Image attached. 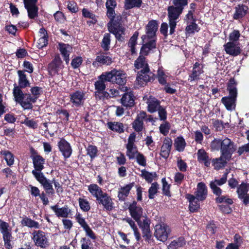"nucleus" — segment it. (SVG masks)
<instances>
[{"instance_id": "7ed1b4c3", "label": "nucleus", "mask_w": 249, "mask_h": 249, "mask_svg": "<svg viewBox=\"0 0 249 249\" xmlns=\"http://www.w3.org/2000/svg\"><path fill=\"white\" fill-rule=\"evenodd\" d=\"M235 85V80L233 79H231L228 85V90L229 92L230 96L224 97L221 99V102L228 110H232L235 108V101L237 91Z\"/></svg>"}, {"instance_id": "a18cd8bd", "label": "nucleus", "mask_w": 249, "mask_h": 249, "mask_svg": "<svg viewBox=\"0 0 249 249\" xmlns=\"http://www.w3.org/2000/svg\"><path fill=\"white\" fill-rule=\"evenodd\" d=\"M168 77V73H165L162 69H159L158 71V79L160 84L165 85L166 83Z\"/></svg>"}, {"instance_id": "37998d69", "label": "nucleus", "mask_w": 249, "mask_h": 249, "mask_svg": "<svg viewBox=\"0 0 249 249\" xmlns=\"http://www.w3.org/2000/svg\"><path fill=\"white\" fill-rule=\"evenodd\" d=\"M126 156L129 159H134L135 156L139 153L136 145H126Z\"/></svg>"}, {"instance_id": "774afa93", "label": "nucleus", "mask_w": 249, "mask_h": 249, "mask_svg": "<svg viewBox=\"0 0 249 249\" xmlns=\"http://www.w3.org/2000/svg\"><path fill=\"white\" fill-rule=\"evenodd\" d=\"M48 37H40L37 41V47L40 49L42 48L44 46H46L47 44Z\"/></svg>"}, {"instance_id": "0e129e2a", "label": "nucleus", "mask_w": 249, "mask_h": 249, "mask_svg": "<svg viewBox=\"0 0 249 249\" xmlns=\"http://www.w3.org/2000/svg\"><path fill=\"white\" fill-rule=\"evenodd\" d=\"M240 36V34L238 30H234L230 35V42H233L236 43Z\"/></svg>"}, {"instance_id": "423d86ee", "label": "nucleus", "mask_w": 249, "mask_h": 249, "mask_svg": "<svg viewBox=\"0 0 249 249\" xmlns=\"http://www.w3.org/2000/svg\"><path fill=\"white\" fill-rule=\"evenodd\" d=\"M142 42V45L141 49L140 54L135 62H144L145 56L156 48V39H146L145 41Z\"/></svg>"}, {"instance_id": "de8ad7c7", "label": "nucleus", "mask_w": 249, "mask_h": 249, "mask_svg": "<svg viewBox=\"0 0 249 249\" xmlns=\"http://www.w3.org/2000/svg\"><path fill=\"white\" fill-rule=\"evenodd\" d=\"M4 242V246L7 249H11L13 248L12 236L11 233L2 235Z\"/></svg>"}, {"instance_id": "9b49d317", "label": "nucleus", "mask_w": 249, "mask_h": 249, "mask_svg": "<svg viewBox=\"0 0 249 249\" xmlns=\"http://www.w3.org/2000/svg\"><path fill=\"white\" fill-rule=\"evenodd\" d=\"M32 235V239L36 246L45 248L49 245L48 239L45 233L43 231H34Z\"/></svg>"}, {"instance_id": "473e14b6", "label": "nucleus", "mask_w": 249, "mask_h": 249, "mask_svg": "<svg viewBox=\"0 0 249 249\" xmlns=\"http://www.w3.org/2000/svg\"><path fill=\"white\" fill-rule=\"evenodd\" d=\"M121 103L124 107H132L134 104L133 95L130 93H125L121 99Z\"/></svg>"}, {"instance_id": "4c0bfd02", "label": "nucleus", "mask_w": 249, "mask_h": 249, "mask_svg": "<svg viewBox=\"0 0 249 249\" xmlns=\"http://www.w3.org/2000/svg\"><path fill=\"white\" fill-rule=\"evenodd\" d=\"M115 70L109 72H106L101 74L99 77L100 79H103L104 81H108L114 83Z\"/></svg>"}, {"instance_id": "69168bd1", "label": "nucleus", "mask_w": 249, "mask_h": 249, "mask_svg": "<svg viewBox=\"0 0 249 249\" xmlns=\"http://www.w3.org/2000/svg\"><path fill=\"white\" fill-rule=\"evenodd\" d=\"M216 198V201L218 203H225L227 204H231L233 202L232 199L229 198H226V196L220 195Z\"/></svg>"}, {"instance_id": "e433bc0d", "label": "nucleus", "mask_w": 249, "mask_h": 249, "mask_svg": "<svg viewBox=\"0 0 249 249\" xmlns=\"http://www.w3.org/2000/svg\"><path fill=\"white\" fill-rule=\"evenodd\" d=\"M21 88L15 86L14 88L13 89V95L14 96L15 100L16 102L19 103L20 102L24 99L25 96V94H24L20 89Z\"/></svg>"}, {"instance_id": "5701e85b", "label": "nucleus", "mask_w": 249, "mask_h": 249, "mask_svg": "<svg viewBox=\"0 0 249 249\" xmlns=\"http://www.w3.org/2000/svg\"><path fill=\"white\" fill-rule=\"evenodd\" d=\"M172 144V141L171 139L167 138L164 139L160 151V155L163 158L167 159L169 157Z\"/></svg>"}, {"instance_id": "412c9836", "label": "nucleus", "mask_w": 249, "mask_h": 249, "mask_svg": "<svg viewBox=\"0 0 249 249\" xmlns=\"http://www.w3.org/2000/svg\"><path fill=\"white\" fill-rule=\"evenodd\" d=\"M146 117V112L141 111L137 116L135 121L133 123V128L137 132L141 131L143 129V120Z\"/></svg>"}, {"instance_id": "13d9d810", "label": "nucleus", "mask_w": 249, "mask_h": 249, "mask_svg": "<svg viewBox=\"0 0 249 249\" xmlns=\"http://www.w3.org/2000/svg\"><path fill=\"white\" fill-rule=\"evenodd\" d=\"M104 82L105 81L103 79H100L99 78L98 81L95 82V88L98 92H102L105 90L106 86Z\"/></svg>"}, {"instance_id": "aec40b11", "label": "nucleus", "mask_w": 249, "mask_h": 249, "mask_svg": "<svg viewBox=\"0 0 249 249\" xmlns=\"http://www.w3.org/2000/svg\"><path fill=\"white\" fill-rule=\"evenodd\" d=\"M195 195V196L196 197L198 200L203 201L206 199L207 196V189L204 183L202 182L198 183Z\"/></svg>"}, {"instance_id": "49530a36", "label": "nucleus", "mask_w": 249, "mask_h": 249, "mask_svg": "<svg viewBox=\"0 0 249 249\" xmlns=\"http://www.w3.org/2000/svg\"><path fill=\"white\" fill-rule=\"evenodd\" d=\"M142 3V0H125V6L127 9L134 7H139Z\"/></svg>"}, {"instance_id": "a19ab883", "label": "nucleus", "mask_w": 249, "mask_h": 249, "mask_svg": "<svg viewBox=\"0 0 249 249\" xmlns=\"http://www.w3.org/2000/svg\"><path fill=\"white\" fill-rule=\"evenodd\" d=\"M0 154L3 156L8 165L11 166L13 164L14 162V155L10 151L3 150L0 152Z\"/></svg>"}, {"instance_id": "052dcab7", "label": "nucleus", "mask_w": 249, "mask_h": 249, "mask_svg": "<svg viewBox=\"0 0 249 249\" xmlns=\"http://www.w3.org/2000/svg\"><path fill=\"white\" fill-rule=\"evenodd\" d=\"M188 24L186 28L188 34H193L195 31H198V26L195 22L189 23Z\"/></svg>"}, {"instance_id": "cd10ccee", "label": "nucleus", "mask_w": 249, "mask_h": 249, "mask_svg": "<svg viewBox=\"0 0 249 249\" xmlns=\"http://www.w3.org/2000/svg\"><path fill=\"white\" fill-rule=\"evenodd\" d=\"M59 49L64 57V60L66 62H68L69 59L70 53L72 51V47L69 44L60 43L59 44Z\"/></svg>"}, {"instance_id": "bf43d9fd", "label": "nucleus", "mask_w": 249, "mask_h": 249, "mask_svg": "<svg viewBox=\"0 0 249 249\" xmlns=\"http://www.w3.org/2000/svg\"><path fill=\"white\" fill-rule=\"evenodd\" d=\"M142 176L148 182H151L153 180V178L155 177V173H149L145 170L142 171Z\"/></svg>"}, {"instance_id": "0eeeda50", "label": "nucleus", "mask_w": 249, "mask_h": 249, "mask_svg": "<svg viewBox=\"0 0 249 249\" xmlns=\"http://www.w3.org/2000/svg\"><path fill=\"white\" fill-rule=\"evenodd\" d=\"M236 150V146L230 139L225 138L221 142V155L227 158L231 159V155Z\"/></svg>"}, {"instance_id": "338daca9", "label": "nucleus", "mask_w": 249, "mask_h": 249, "mask_svg": "<svg viewBox=\"0 0 249 249\" xmlns=\"http://www.w3.org/2000/svg\"><path fill=\"white\" fill-rule=\"evenodd\" d=\"M170 124L168 123L167 122L161 124L160 126V132L164 135H166L168 134Z\"/></svg>"}, {"instance_id": "e2e57ef3", "label": "nucleus", "mask_w": 249, "mask_h": 249, "mask_svg": "<svg viewBox=\"0 0 249 249\" xmlns=\"http://www.w3.org/2000/svg\"><path fill=\"white\" fill-rule=\"evenodd\" d=\"M80 242L81 249H92V247H90L91 243L90 240L84 237L81 239Z\"/></svg>"}, {"instance_id": "b1692460", "label": "nucleus", "mask_w": 249, "mask_h": 249, "mask_svg": "<svg viewBox=\"0 0 249 249\" xmlns=\"http://www.w3.org/2000/svg\"><path fill=\"white\" fill-rule=\"evenodd\" d=\"M186 198L189 202V210L192 212L197 211L200 207V204L197 198L194 195L188 194L186 195Z\"/></svg>"}, {"instance_id": "f3484780", "label": "nucleus", "mask_w": 249, "mask_h": 249, "mask_svg": "<svg viewBox=\"0 0 249 249\" xmlns=\"http://www.w3.org/2000/svg\"><path fill=\"white\" fill-rule=\"evenodd\" d=\"M97 200L99 204L102 205L106 210L110 211L113 209V202L112 198L106 193H105Z\"/></svg>"}, {"instance_id": "58836bf2", "label": "nucleus", "mask_w": 249, "mask_h": 249, "mask_svg": "<svg viewBox=\"0 0 249 249\" xmlns=\"http://www.w3.org/2000/svg\"><path fill=\"white\" fill-rule=\"evenodd\" d=\"M21 224L22 225L30 228L38 229L39 228V224L37 222L27 217H25L22 220Z\"/></svg>"}, {"instance_id": "ea45409f", "label": "nucleus", "mask_w": 249, "mask_h": 249, "mask_svg": "<svg viewBox=\"0 0 249 249\" xmlns=\"http://www.w3.org/2000/svg\"><path fill=\"white\" fill-rule=\"evenodd\" d=\"M185 244L184 238L179 237L178 239L171 242L168 245V249H177L178 248L183 247Z\"/></svg>"}, {"instance_id": "603ef678", "label": "nucleus", "mask_w": 249, "mask_h": 249, "mask_svg": "<svg viewBox=\"0 0 249 249\" xmlns=\"http://www.w3.org/2000/svg\"><path fill=\"white\" fill-rule=\"evenodd\" d=\"M135 159L139 165L142 166H145L146 165V160L145 157L141 153L139 152L135 156Z\"/></svg>"}, {"instance_id": "c756f323", "label": "nucleus", "mask_w": 249, "mask_h": 249, "mask_svg": "<svg viewBox=\"0 0 249 249\" xmlns=\"http://www.w3.org/2000/svg\"><path fill=\"white\" fill-rule=\"evenodd\" d=\"M230 158H227L224 157L223 155H221L220 157L219 158L214 159L212 160V163L214 168L216 170H219L225 166L228 161H229Z\"/></svg>"}, {"instance_id": "f03ea898", "label": "nucleus", "mask_w": 249, "mask_h": 249, "mask_svg": "<svg viewBox=\"0 0 249 249\" xmlns=\"http://www.w3.org/2000/svg\"><path fill=\"white\" fill-rule=\"evenodd\" d=\"M135 68L140 70L136 80V84L142 87L153 80L154 74L149 71L147 63H135Z\"/></svg>"}, {"instance_id": "4be33fe9", "label": "nucleus", "mask_w": 249, "mask_h": 249, "mask_svg": "<svg viewBox=\"0 0 249 249\" xmlns=\"http://www.w3.org/2000/svg\"><path fill=\"white\" fill-rule=\"evenodd\" d=\"M51 209L54 212L58 217L67 218L71 213V210L66 206L62 208H59L57 205L52 206Z\"/></svg>"}, {"instance_id": "c03bdc74", "label": "nucleus", "mask_w": 249, "mask_h": 249, "mask_svg": "<svg viewBox=\"0 0 249 249\" xmlns=\"http://www.w3.org/2000/svg\"><path fill=\"white\" fill-rule=\"evenodd\" d=\"M138 36L139 33L137 31L135 32L129 41L128 45L130 48L132 53H134L136 52L135 46L137 44V40Z\"/></svg>"}, {"instance_id": "20e7f679", "label": "nucleus", "mask_w": 249, "mask_h": 249, "mask_svg": "<svg viewBox=\"0 0 249 249\" xmlns=\"http://www.w3.org/2000/svg\"><path fill=\"white\" fill-rule=\"evenodd\" d=\"M107 16L110 18V21L107 24L108 31L113 34L117 39L122 41L124 38L123 35H124V28L113 22L114 18L115 16L114 8H107Z\"/></svg>"}, {"instance_id": "1a4fd4ad", "label": "nucleus", "mask_w": 249, "mask_h": 249, "mask_svg": "<svg viewBox=\"0 0 249 249\" xmlns=\"http://www.w3.org/2000/svg\"><path fill=\"white\" fill-rule=\"evenodd\" d=\"M158 28V23L156 20L150 21L146 26L145 35L141 36L142 41H146V39H156V32Z\"/></svg>"}, {"instance_id": "8fccbe9b", "label": "nucleus", "mask_w": 249, "mask_h": 249, "mask_svg": "<svg viewBox=\"0 0 249 249\" xmlns=\"http://www.w3.org/2000/svg\"><path fill=\"white\" fill-rule=\"evenodd\" d=\"M185 142L182 137H178L175 141V145L176 149L178 151H182L185 146Z\"/></svg>"}, {"instance_id": "7c9ffc66", "label": "nucleus", "mask_w": 249, "mask_h": 249, "mask_svg": "<svg viewBox=\"0 0 249 249\" xmlns=\"http://www.w3.org/2000/svg\"><path fill=\"white\" fill-rule=\"evenodd\" d=\"M147 103L148 104V111L151 113L156 111L161 107L160 102L154 97H150Z\"/></svg>"}, {"instance_id": "680f3d73", "label": "nucleus", "mask_w": 249, "mask_h": 249, "mask_svg": "<svg viewBox=\"0 0 249 249\" xmlns=\"http://www.w3.org/2000/svg\"><path fill=\"white\" fill-rule=\"evenodd\" d=\"M222 140L214 139L211 142V147L213 150H218L221 148Z\"/></svg>"}, {"instance_id": "5fc2aeb1", "label": "nucleus", "mask_w": 249, "mask_h": 249, "mask_svg": "<svg viewBox=\"0 0 249 249\" xmlns=\"http://www.w3.org/2000/svg\"><path fill=\"white\" fill-rule=\"evenodd\" d=\"M110 37L109 34H105L102 40V46L105 50H107L109 47L110 43Z\"/></svg>"}, {"instance_id": "2eb2a0df", "label": "nucleus", "mask_w": 249, "mask_h": 249, "mask_svg": "<svg viewBox=\"0 0 249 249\" xmlns=\"http://www.w3.org/2000/svg\"><path fill=\"white\" fill-rule=\"evenodd\" d=\"M227 179V174H225L220 179H215L210 182V187L214 194L216 196L221 195L222 190L218 187V186H221L225 183Z\"/></svg>"}, {"instance_id": "dca6fc26", "label": "nucleus", "mask_w": 249, "mask_h": 249, "mask_svg": "<svg viewBox=\"0 0 249 249\" xmlns=\"http://www.w3.org/2000/svg\"><path fill=\"white\" fill-rule=\"evenodd\" d=\"M60 151L65 159L70 157L72 153V148L70 144L65 139H62L58 142Z\"/></svg>"}, {"instance_id": "c9c22d12", "label": "nucleus", "mask_w": 249, "mask_h": 249, "mask_svg": "<svg viewBox=\"0 0 249 249\" xmlns=\"http://www.w3.org/2000/svg\"><path fill=\"white\" fill-rule=\"evenodd\" d=\"M248 9V8L245 5H238L236 7V11L233 16L234 18L236 19H239L245 16Z\"/></svg>"}, {"instance_id": "f8f14e48", "label": "nucleus", "mask_w": 249, "mask_h": 249, "mask_svg": "<svg viewBox=\"0 0 249 249\" xmlns=\"http://www.w3.org/2000/svg\"><path fill=\"white\" fill-rule=\"evenodd\" d=\"M249 189V185L245 183H242L237 189L238 198L241 199L246 205L249 204V194H248Z\"/></svg>"}, {"instance_id": "f257e3e1", "label": "nucleus", "mask_w": 249, "mask_h": 249, "mask_svg": "<svg viewBox=\"0 0 249 249\" xmlns=\"http://www.w3.org/2000/svg\"><path fill=\"white\" fill-rule=\"evenodd\" d=\"M131 216L138 223L142 232V236L145 240H148L151 237V233L150 229V220L145 217L143 221H141V218L142 215V209L140 206L137 205L136 202H133L129 206Z\"/></svg>"}, {"instance_id": "09e8293b", "label": "nucleus", "mask_w": 249, "mask_h": 249, "mask_svg": "<svg viewBox=\"0 0 249 249\" xmlns=\"http://www.w3.org/2000/svg\"><path fill=\"white\" fill-rule=\"evenodd\" d=\"M78 202L81 209L84 212H88L90 210V205L87 199L80 197L78 198Z\"/></svg>"}, {"instance_id": "393cba45", "label": "nucleus", "mask_w": 249, "mask_h": 249, "mask_svg": "<svg viewBox=\"0 0 249 249\" xmlns=\"http://www.w3.org/2000/svg\"><path fill=\"white\" fill-rule=\"evenodd\" d=\"M36 101V97H32L30 94H25V97L19 104L24 109H29L32 108V103Z\"/></svg>"}, {"instance_id": "6ab92c4d", "label": "nucleus", "mask_w": 249, "mask_h": 249, "mask_svg": "<svg viewBox=\"0 0 249 249\" xmlns=\"http://www.w3.org/2000/svg\"><path fill=\"white\" fill-rule=\"evenodd\" d=\"M226 52L231 55H237L241 53L240 47L238 44L233 42H229L224 45Z\"/></svg>"}, {"instance_id": "bb28decb", "label": "nucleus", "mask_w": 249, "mask_h": 249, "mask_svg": "<svg viewBox=\"0 0 249 249\" xmlns=\"http://www.w3.org/2000/svg\"><path fill=\"white\" fill-rule=\"evenodd\" d=\"M134 186L133 183L126 184L124 186L121 187L118 191V197L120 200L123 201L128 196L132 188Z\"/></svg>"}, {"instance_id": "3c124183", "label": "nucleus", "mask_w": 249, "mask_h": 249, "mask_svg": "<svg viewBox=\"0 0 249 249\" xmlns=\"http://www.w3.org/2000/svg\"><path fill=\"white\" fill-rule=\"evenodd\" d=\"M0 231L2 235L11 233V230L9 229L8 224L1 220H0Z\"/></svg>"}, {"instance_id": "864d4df0", "label": "nucleus", "mask_w": 249, "mask_h": 249, "mask_svg": "<svg viewBox=\"0 0 249 249\" xmlns=\"http://www.w3.org/2000/svg\"><path fill=\"white\" fill-rule=\"evenodd\" d=\"M22 123L26 125L27 126L33 129L36 128L38 125L36 121L33 119H30L28 118H26Z\"/></svg>"}, {"instance_id": "6e6552de", "label": "nucleus", "mask_w": 249, "mask_h": 249, "mask_svg": "<svg viewBox=\"0 0 249 249\" xmlns=\"http://www.w3.org/2000/svg\"><path fill=\"white\" fill-rule=\"evenodd\" d=\"M36 180L43 186L44 189L47 193L53 194L54 190L52 186V180L47 179L42 172H37L35 171H32Z\"/></svg>"}, {"instance_id": "a211bd4d", "label": "nucleus", "mask_w": 249, "mask_h": 249, "mask_svg": "<svg viewBox=\"0 0 249 249\" xmlns=\"http://www.w3.org/2000/svg\"><path fill=\"white\" fill-rule=\"evenodd\" d=\"M202 65L200 63H195L194 67L193 72L188 78V81L193 83L197 81L199 79L200 75L203 72L202 70Z\"/></svg>"}, {"instance_id": "72a5a7b5", "label": "nucleus", "mask_w": 249, "mask_h": 249, "mask_svg": "<svg viewBox=\"0 0 249 249\" xmlns=\"http://www.w3.org/2000/svg\"><path fill=\"white\" fill-rule=\"evenodd\" d=\"M126 76L125 73H123L122 71L116 70L114 83L121 85H124L126 81Z\"/></svg>"}, {"instance_id": "2f4dec72", "label": "nucleus", "mask_w": 249, "mask_h": 249, "mask_svg": "<svg viewBox=\"0 0 249 249\" xmlns=\"http://www.w3.org/2000/svg\"><path fill=\"white\" fill-rule=\"evenodd\" d=\"M34 166L35 170L32 171H36L37 172H41V171L44 168V159L40 156H35L33 159Z\"/></svg>"}, {"instance_id": "6e6d98bb", "label": "nucleus", "mask_w": 249, "mask_h": 249, "mask_svg": "<svg viewBox=\"0 0 249 249\" xmlns=\"http://www.w3.org/2000/svg\"><path fill=\"white\" fill-rule=\"evenodd\" d=\"M158 188V184L157 183L155 182L151 184V186L148 190V196L149 198L152 199L154 198L155 195L157 193Z\"/></svg>"}, {"instance_id": "4d7b16f0", "label": "nucleus", "mask_w": 249, "mask_h": 249, "mask_svg": "<svg viewBox=\"0 0 249 249\" xmlns=\"http://www.w3.org/2000/svg\"><path fill=\"white\" fill-rule=\"evenodd\" d=\"M87 153L91 159L95 158L97 155V147L93 145H89L87 148Z\"/></svg>"}, {"instance_id": "79ce46f5", "label": "nucleus", "mask_w": 249, "mask_h": 249, "mask_svg": "<svg viewBox=\"0 0 249 249\" xmlns=\"http://www.w3.org/2000/svg\"><path fill=\"white\" fill-rule=\"evenodd\" d=\"M108 127L113 131L118 133L124 132V125L122 123L119 122H110L108 123Z\"/></svg>"}, {"instance_id": "c85d7f7f", "label": "nucleus", "mask_w": 249, "mask_h": 249, "mask_svg": "<svg viewBox=\"0 0 249 249\" xmlns=\"http://www.w3.org/2000/svg\"><path fill=\"white\" fill-rule=\"evenodd\" d=\"M88 191L91 195L97 200L105 193L102 189L97 184H92L88 186Z\"/></svg>"}, {"instance_id": "4468645a", "label": "nucleus", "mask_w": 249, "mask_h": 249, "mask_svg": "<svg viewBox=\"0 0 249 249\" xmlns=\"http://www.w3.org/2000/svg\"><path fill=\"white\" fill-rule=\"evenodd\" d=\"M36 2L37 0H24L25 7L30 18H34L37 16L38 9Z\"/></svg>"}, {"instance_id": "39448f33", "label": "nucleus", "mask_w": 249, "mask_h": 249, "mask_svg": "<svg viewBox=\"0 0 249 249\" xmlns=\"http://www.w3.org/2000/svg\"><path fill=\"white\" fill-rule=\"evenodd\" d=\"M168 18L169 20L170 34H173L176 27L177 20L182 12L181 7L170 6L168 7Z\"/></svg>"}, {"instance_id": "ddd939ff", "label": "nucleus", "mask_w": 249, "mask_h": 249, "mask_svg": "<svg viewBox=\"0 0 249 249\" xmlns=\"http://www.w3.org/2000/svg\"><path fill=\"white\" fill-rule=\"evenodd\" d=\"M85 93L80 91H76L70 94V102L72 106L78 107L83 105L85 98Z\"/></svg>"}, {"instance_id": "a878e982", "label": "nucleus", "mask_w": 249, "mask_h": 249, "mask_svg": "<svg viewBox=\"0 0 249 249\" xmlns=\"http://www.w3.org/2000/svg\"><path fill=\"white\" fill-rule=\"evenodd\" d=\"M197 160L200 163L204 164L206 167H209L211 164V159L206 152L202 149L198 150L197 153Z\"/></svg>"}, {"instance_id": "f704fd0d", "label": "nucleus", "mask_w": 249, "mask_h": 249, "mask_svg": "<svg viewBox=\"0 0 249 249\" xmlns=\"http://www.w3.org/2000/svg\"><path fill=\"white\" fill-rule=\"evenodd\" d=\"M18 73L19 76L18 84L19 87L24 88L29 85L30 83L27 80L26 75L24 72L22 71H18Z\"/></svg>"}, {"instance_id": "9d476101", "label": "nucleus", "mask_w": 249, "mask_h": 249, "mask_svg": "<svg viewBox=\"0 0 249 249\" xmlns=\"http://www.w3.org/2000/svg\"><path fill=\"white\" fill-rule=\"evenodd\" d=\"M170 229L165 224H158L155 227L154 235L159 240L161 241H166Z\"/></svg>"}]
</instances>
